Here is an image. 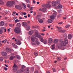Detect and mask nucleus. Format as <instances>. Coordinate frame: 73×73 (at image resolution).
I'll return each mask as SVG.
<instances>
[{"mask_svg": "<svg viewBox=\"0 0 73 73\" xmlns=\"http://www.w3.org/2000/svg\"><path fill=\"white\" fill-rule=\"evenodd\" d=\"M64 37H65L66 38L64 39V41H63L62 42V44H60L58 46V48H60V49H61L62 48V46H66V44H67L68 43V41L67 40V36H66V35H65V36H64Z\"/></svg>", "mask_w": 73, "mask_h": 73, "instance_id": "nucleus-1", "label": "nucleus"}, {"mask_svg": "<svg viewBox=\"0 0 73 73\" xmlns=\"http://www.w3.org/2000/svg\"><path fill=\"white\" fill-rule=\"evenodd\" d=\"M13 4H14V5H16V3L14 1H8L7 3V6L8 7H12Z\"/></svg>", "mask_w": 73, "mask_h": 73, "instance_id": "nucleus-2", "label": "nucleus"}, {"mask_svg": "<svg viewBox=\"0 0 73 73\" xmlns=\"http://www.w3.org/2000/svg\"><path fill=\"white\" fill-rule=\"evenodd\" d=\"M34 31L35 32V35L36 37H38V38H40V37H41V35L40 34V33L38 32V31L37 30H34Z\"/></svg>", "mask_w": 73, "mask_h": 73, "instance_id": "nucleus-3", "label": "nucleus"}, {"mask_svg": "<svg viewBox=\"0 0 73 73\" xmlns=\"http://www.w3.org/2000/svg\"><path fill=\"white\" fill-rule=\"evenodd\" d=\"M14 32L17 33V34H19L20 33H21V31L19 27H16L14 29Z\"/></svg>", "mask_w": 73, "mask_h": 73, "instance_id": "nucleus-4", "label": "nucleus"}, {"mask_svg": "<svg viewBox=\"0 0 73 73\" xmlns=\"http://www.w3.org/2000/svg\"><path fill=\"white\" fill-rule=\"evenodd\" d=\"M53 12L54 13H53V15L51 16L50 17V19L53 20V19H54L55 18V16H56V15H57V12L55 11H53Z\"/></svg>", "mask_w": 73, "mask_h": 73, "instance_id": "nucleus-5", "label": "nucleus"}, {"mask_svg": "<svg viewBox=\"0 0 73 73\" xmlns=\"http://www.w3.org/2000/svg\"><path fill=\"white\" fill-rule=\"evenodd\" d=\"M22 68L19 70H18L17 71V73H23V72L24 71V69L25 68V66H22Z\"/></svg>", "mask_w": 73, "mask_h": 73, "instance_id": "nucleus-6", "label": "nucleus"}, {"mask_svg": "<svg viewBox=\"0 0 73 73\" xmlns=\"http://www.w3.org/2000/svg\"><path fill=\"white\" fill-rule=\"evenodd\" d=\"M15 41L16 44L18 45H20L21 44V41L20 40H17L16 39H15Z\"/></svg>", "mask_w": 73, "mask_h": 73, "instance_id": "nucleus-7", "label": "nucleus"}, {"mask_svg": "<svg viewBox=\"0 0 73 73\" xmlns=\"http://www.w3.org/2000/svg\"><path fill=\"white\" fill-rule=\"evenodd\" d=\"M17 70V65H16V64H14L13 66V71L14 72H16Z\"/></svg>", "mask_w": 73, "mask_h": 73, "instance_id": "nucleus-8", "label": "nucleus"}, {"mask_svg": "<svg viewBox=\"0 0 73 73\" xmlns=\"http://www.w3.org/2000/svg\"><path fill=\"white\" fill-rule=\"evenodd\" d=\"M48 43L49 44H51L52 42H53V40L52 38H49L48 39Z\"/></svg>", "mask_w": 73, "mask_h": 73, "instance_id": "nucleus-9", "label": "nucleus"}, {"mask_svg": "<svg viewBox=\"0 0 73 73\" xmlns=\"http://www.w3.org/2000/svg\"><path fill=\"white\" fill-rule=\"evenodd\" d=\"M15 7L17 9H20V10L22 9V7L19 5H16L15 6Z\"/></svg>", "mask_w": 73, "mask_h": 73, "instance_id": "nucleus-10", "label": "nucleus"}, {"mask_svg": "<svg viewBox=\"0 0 73 73\" xmlns=\"http://www.w3.org/2000/svg\"><path fill=\"white\" fill-rule=\"evenodd\" d=\"M22 25L23 27H27L28 25V24L27 23L23 22L22 23Z\"/></svg>", "mask_w": 73, "mask_h": 73, "instance_id": "nucleus-11", "label": "nucleus"}, {"mask_svg": "<svg viewBox=\"0 0 73 73\" xmlns=\"http://www.w3.org/2000/svg\"><path fill=\"white\" fill-rule=\"evenodd\" d=\"M59 40L58 39H55L54 40V44H57Z\"/></svg>", "mask_w": 73, "mask_h": 73, "instance_id": "nucleus-12", "label": "nucleus"}, {"mask_svg": "<svg viewBox=\"0 0 73 73\" xmlns=\"http://www.w3.org/2000/svg\"><path fill=\"white\" fill-rule=\"evenodd\" d=\"M22 6L23 8V9H25L26 8V7H27V6H26V5L24 3H22Z\"/></svg>", "mask_w": 73, "mask_h": 73, "instance_id": "nucleus-13", "label": "nucleus"}, {"mask_svg": "<svg viewBox=\"0 0 73 73\" xmlns=\"http://www.w3.org/2000/svg\"><path fill=\"white\" fill-rule=\"evenodd\" d=\"M1 54L3 56H7V53L6 52H2Z\"/></svg>", "mask_w": 73, "mask_h": 73, "instance_id": "nucleus-14", "label": "nucleus"}, {"mask_svg": "<svg viewBox=\"0 0 73 73\" xmlns=\"http://www.w3.org/2000/svg\"><path fill=\"white\" fill-rule=\"evenodd\" d=\"M45 6L46 8H50L51 7V5L49 4L45 5Z\"/></svg>", "mask_w": 73, "mask_h": 73, "instance_id": "nucleus-15", "label": "nucleus"}, {"mask_svg": "<svg viewBox=\"0 0 73 73\" xmlns=\"http://www.w3.org/2000/svg\"><path fill=\"white\" fill-rule=\"evenodd\" d=\"M12 46H13V47L15 49H16L17 48H18V47L17 46V45H16L14 43H12Z\"/></svg>", "mask_w": 73, "mask_h": 73, "instance_id": "nucleus-16", "label": "nucleus"}, {"mask_svg": "<svg viewBox=\"0 0 73 73\" xmlns=\"http://www.w3.org/2000/svg\"><path fill=\"white\" fill-rule=\"evenodd\" d=\"M52 5L53 7H54L56 5V2L52 1Z\"/></svg>", "mask_w": 73, "mask_h": 73, "instance_id": "nucleus-17", "label": "nucleus"}, {"mask_svg": "<svg viewBox=\"0 0 73 73\" xmlns=\"http://www.w3.org/2000/svg\"><path fill=\"white\" fill-rule=\"evenodd\" d=\"M33 31L32 30H31L28 32V34L30 35H32L33 34Z\"/></svg>", "mask_w": 73, "mask_h": 73, "instance_id": "nucleus-18", "label": "nucleus"}, {"mask_svg": "<svg viewBox=\"0 0 73 73\" xmlns=\"http://www.w3.org/2000/svg\"><path fill=\"white\" fill-rule=\"evenodd\" d=\"M17 27L18 28H20L21 27V24L20 23H18L17 24Z\"/></svg>", "mask_w": 73, "mask_h": 73, "instance_id": "nucleus-19", "label": "nucleus"}, {"mask_svg": "<svg viewBox=\"0 0 73 73\" xmlns=\"http://www.w3.org/2000/svg\"><path fill=\"white\" fill-rule=\"evenodd\" d=\"M31 28L30 26L29 25H27L26 27V29L27 30H29Z\"/></svg>", "mask_w": 73, "mask_h": 73, "instance_id": "nucleus-20", "label": "nucleus"}, {"mask_svg": "<svg viewBox=\"0 0 73 73\" xmlns=\"http://www.w3.org/2000/svg\"><path fill=\"white\" fill-rule=\"evenodd\" d=\"M4 25V22L3 21H2L0 22V26L2 27Z\"/></svg>", "mask_w": 73, "mask_h": 73, "instance_id": "nucleus-21", "label": "nucleus"}, {"mask_svg": "<svg viewBox=\"0 0 73 73\" xmlns=\"http://www.w3.org/2000/svg\"><path fill=\"white\" fill-rule=\"evenodd\" d=\"M38 21L40 23H43V20L42 19H38Z\"/></svg>", "mask_w": 73, "mask_h": 73, "instance_id": "nucleus-22", "label": "nucleus"}, {"mask_svg": "<svg viewBox=\"0 0 73 73\" xmlns=\"http://www.w3.org/2000/svg\"><path fill=\"white\" fill-rule=\"evenodd\" d=\"M72 37V35L71 34H69L68 35V39H70Z\"/></svg>", "mask_w": 73, "mask_h": 73, "instance_id": "nucleus-23", "label": "nucleus"}, {"mask_svg": "<svg viewBox=\"0 0 73 73\" xmlns=\"http://www.w3.org/2000/svg\"><path fill=\"white\" fill-rule=\"evenodd\" d=\"M15 57H16V58H17L18 60H20L21 58V57H20V56L17 55V56H15Z\"/></svg>", "mask_w": 73, "mask_h": 73, "instance_id": "nucleus-24", "label": "nucleus"}, {"mask_svg": "<svg viewBox=\"0 0 73 73\" xmlns=\"http://www.w3.org/2000/svg\"><path fill=\"white\" fill-rule=\"evenodd\" d=\"M58 9H61V8H62V5H59L58 6Z\"/></svg>", "mask_w": 73, "mask_h": 73, "instance_id": "nucleus-25", "label": "nucleus"}, {"mask_svg": "<svg viewBox=\"0 0 73 73\" xmlns=\"http://www.w3.org/2000/svg\"><path fill=\"white\" fill-rule=\"evenodd\" d=\"M40 39V40L41 42H43L44 41V39H43V38L41 36V37L40 38H39Z\"/></svg>", "mask_w": 73, "mask_h": 73, "instance_id": "nucleus-26", "label": "nucleus"}, {"mask_svg": "<svg viewBox=\"0 0 73 73\" xmlns=\"http://www.w3.org/2000/svg\"><path fill=\"white\" fill-rule=\"evenodd\" d=\"M35 42L36 44L37 45H40V43L39 42L38 40H36Z\"/></svg>", "mask_w": 73, "mask_h": 73, "instance_id": "nucleus-27", "label": "nucleus"}, {"mask_svg": "<svg viewBox=\"0 0 73 73\" xmlns=\"http://www.w3.org/2000/svg\"><path fill=\"white\" fill-rule=\"evenodd\" d=\"M48 21L49 23H52L53 22V21L51 19H49L48 20Z\"/></svg>", "mask_w": 73, "mask_h": 73, "instance_id": "nucleus-28", "label": "nucleus"}, {"mask_svg": "<svg viewBox=\"0 0 73 73\" xmlns=\"http://www.w3.org/2000/svg\"><path fill=\"white\" fill-rule=\"evenodd\" d=\"M56 27L58 28L59 31H61L62 29V27H58V26H57Z\"/></svg>", "mask_w": 73, "mask_h": 73, "instance_id": "nucleus-29", "label": "nucleus"}, {"mask_svg": "<svg viewBox=\"0 0 73 73\" xmlns=\"http://www.w3.org/2000/svg\"><path fill=\"white\" fill-rule=\"evenodd\" d=\"M4 2L2 0H0V5H3Z\"/></svg>", "mask_w": 73, "mask_h": 73, "instance_id": "nucleus-30", "label": "nucleus"}, {"mask_svg": "<svg viewBox=\"0 0 73 73\" xmlns=\"http://www.w3.org/2000/svg\"><path fill=\"white\" fill-rule=\"evenodd\" d=\"M6 50L7 52H11V49L8 48H7L6 49Z\"/></svg>", "mask_w": 73, "mask_h": 73, "instance_id": "nucleus-31", "label": "nucleus"}, {"mask_svg": "<svg viewBox=\"0 0 73 73\" xmlns=\"http://www.w3.org/2000/svg\"><path fill=\"white\" fill-rule=\"evenodd\" d=\"M56 5H58L59 4H60V2L59 1H55Z\"/></svg>", "mask_w": 73, "mask_h": 73, "instance_id": "nucleus-32", "label": "nucleus"}, {"mask_svg": "<svg viewBox=\"0 0 73 73\" xmlns=\"http://www.w3.org/2000/svg\"><path fill=\"white\" fill-rule=\"evenodd\" d=\"M61 33H64V32H66V31L65 30H60L59 31Z\"/></svg>", "mask_w": 73, "mask_h": 73, "instance_id": "nucleus-33", "label": "nucleus"}, {"mask_svg": "<svg viewBox=\"0 0 73 73\" xmlns=\"http://www.w3.org/2000/svg\"><path fill=\"white\" fill-rule=\"evenodd\" d=\"M21 13H22L21 14L22 16H23V15L25 16V15H26V13H25V12H23V13L21 12Z\"/></svg>", "mask_w": 73, "mask_h": 73, "instance_id": "nucleus-34", "label": "nucleus"}, {"mask_svg": "<svg viewBox=\"0 0 73 73\" xmlns=\"http://www.w3.org/2000/svg\"><path fill=\"white\" fill-rule=\"evenodd\" d=\"M7 39H5V40H4L2 41L1 42L2 43L3 42V43H4L5 44V42H7Z\"/></svg>", "mask_w": 73, "mask_h": 73, "instance_id": "nucleus-35", "label": "nucleus"}, {"mask_svg": "<svg viewBox=\"0 0 73 73\" xmlns=\"http://www.w3.org/2000/svg\"><path fill=\"white\" fill-rule=\"evenodd\" d=\"M31 40L32 41H35V38H34L33 36L31 37Z\"/></svg>", "mask_w": 73, "mask_h": 73, "instance_id": "nucleus-36", "label": "nucleus"}, {"mask_svg": "<svg viewBox=\"0 0 73 73\" xmlns=\"http://www.w3.org/2000/svg\"><path fill=\"white\" fill-rule=\"evenodd\" d=\"M46 11V9L45 8H44L42 9V11L43 12H45Z\"/></svg>", "mask_w": 73, "mask_h": 73, "instance_id": "nucleus-37", "label": "nucleus"}, {"mask_svg": "<svg viewBox=\"0 0 73 73\" xmlns=\"http://www.w3.org/2000/svg\"><path fill=\"white\" fill-rule=\"evenodd\" d=\"M14 57L13 56H11L10 58V60H13V58H14Z\"/></svg>", "mask_w": 73, "mask_h": 73, "instance_id": "nucleus-38", "label": "nucleus"}, {"mask_svg": "<svg viewBox=\"0 0 73 73\" xmlns=\"http://www.w3.org/2000/svg\"><path fill=\"white\" fill-rule=\"evenodd\" d=\"M15 23H17L19 22V21H20V20H18V19H17L16 20H15Z\"/></svg>", "mask_w": 73, "mask_h": 73, "instance_id": "nucleus-39", "label": "nucleus"}, {"mask_svg": "<svg viewBox=\"0 0 73 73\" xmlns=\"http://www.w3.org/2000/svg\"><path fill=\"white\" fill-rule=\"evenodd\" d=\"M25 1H26V2L27 3H30V1L29 0H25Z\"/></svg>", "mask_w": 73, "mask_h": 73, "instance_id": "nucleus-40", "label": "nucleus"}, {"mask_svg": "<svg viewBox=\"0 0 73 73\" xmlns=\"http://www.w3.org/2000/svg\"><path fill=\"white\" fill-rule=\"evenodd\" d=\"M40 15H37V16L36 17V18L37 19H38V18H40Z\"/></svg>", "mask_w": 73, "mask_h": 73, "instance_id": "nucleus-41", "label": "nucleus"}, {"mask_svg": "<svg viewBox=\"0 0 73 73\" xmlns=\"http://www.w3.org/2000/svg\"><path fill=\"white\" fill-rule=\"evenodd\" d=\"M70 27V25H67L65 27L66 28H69V27Z\"/></svg>", "mask_w": 73, "mask_h": 73, "instance_id": "nucleus-42", "label": "nucleus"}, {"mask_svg": "<svg viewBox=\"0 0 73 73\" xmlns=\"http://www.w3.org/2000/svg\"><path fill=\"white\" fill-rule=\"evenodd\" d=\"M27 7L28 8H30V7H31V6L30 5V4H28L27 5Z\"/></svg>", "mask_w": 73, "mask_h": 73, "instance_id": "nucleus-43", "label": "nucleus"}, {"mask_svg": "<svg viewBox=\"0 0 73 73\" xmlns=\"http://www.w3.org/2000/svg\"><path fill=\"white\" fill-rule=\"evenodd\" d=\"M57 60L58 61H60V60H61V58H60V57H58L57 58Z\"/></svg>", "mask_w": 73, "mask_h": 73, "instance_id": "nucleus-44", "label": "nucleus"}, {"mask_svg": "<svg viewBox=\"0 0 73 73\" xmlns=\"http://www.w3.org/2000/svg\"><path fill=\"white\" fill-rule=\"evenodd\" d=\"M34 54H35V56H37L38 55V54L36 52H34Z\"/></svg>", "mask_w": 73, "mask_h": 73, "instance_id": "nucleus-45", "label": "nucleus"}, {"mask_svg": "<svg viewBox=\"0 0 73 73\" xmlns=\"http://www.w3.org/2000/svg\"><path fill=\"white\" fill-rule=\"evenodd\" d=\"M0 60L1 61H3V58L2 57L0 58Z\"/></svg>", "mask_w": 73, "mask_h": 73, "instance_id": "nucleus-46", "label": "nucleus"}, {"mask_svg": "<svg viewBox=\"0 0 73 73\" xmlns=\"http://www.w3.org/2000/svg\"><path fill=\"white\" fill-rule=\"evenodd\" d=\"M31 70L32 71H34V67H32L31 68Z\"/></svg>", "mask_w": 73, "mask_h": 73, "instance_id": "nucleus-47", "label": "nucleus"}, {"mask_svg": "<svg viewBox=\"0 0 73 73\" xmlns=\"http://www.w3.org/2000/svg\"><path fill=\"white\" fill-rule=\"evenodd\" d=\"M1 29V30H2V31H3V30H4V29H5V27H2Z\"/></svg>", "mask_w": 73, "mask_h": 73, "instance_id": "nucleus-48", "label": "nucleus"}, {"mask_svg": "<svg viewBox=\"0 0 73 73\" xmlns=\"http://www.w3.org/2000/svg\"><path fill=\"white\" fill-rule=\"evenodd\" d=\"M51 48L53 50L55 49V47H51Z\"/></svg>", "mask_w": 73, "mask_h": 73, "instance_id": "nucleus-49", "label": "nucleus"}, {"mask_svg": "<svg viewBox=\"0 0 73 73\" xmlns=\"http://www.w3.org/2000/svg\"><path fill=\"white\" fill-rule=\"evenodd\" d=\"M3 33V31L2 30L0 29V33L1 34V33Z\"/></svg>", "mask_w": 73, "mask_h": 73, "instance_id": "nucleus-50", "label": "nucleus"}, {"mask_svg": "<svg viewBox=\"0 0 73 73\" xmlns=\"http://www.w3.org/2000/svg\"><path fill=\"white\" fill-rule=\"evenodd\" d=\"M53 71L55 72H56V69H55L54 68H53Z\"/></svg>", "mask_w": 73, "mask_h": 73, "instance_id": "nucleus-51", "label": "nucleus"}, {"mask_svg": "<svg viewBox=\"0 0 73 73\" xmlns=\"http://www.w3.org/2000/svg\"><path fill=\"white\" fill-rule=\"evenodd\" d=\"M16 19H17V17H13L14 20H16Z\"/></svg>", "mask_w": 73, "mask_h": 73, "instance_id": "nucleus-52", "label": "nucleus"}, {"mask_svg": "<svg viewBox=\"0 0 73 73\" xmlns=\"http://www.w3.org/2000/svg\"><path fill=\"white\" fill-rule=\"evenodd\" d=\"M4 69L5 70H7V68L6 67H4Z\"/></svg>", "mask_w": 73, "mask_h": 73, "instance_id": "nucleus-53", "label": "nucleus"}, {"mask_svg": "<svg viewBox=\"0 0 73 73\" xmlns=\"http://www.w3.org/2000/svg\"><path fill=\"white\" fill-rule=\"evenodd\" d=\"M40 35H41V36H44L45 35V34L44 33H41Z\"/></svg>", "mask_w": 73, "mask_h": 73, "instance_id": "nucleus-54", "label": "nucleus"}, {"mask_svg": "<svg viewBox=\"0 0 73 73\" xmlns=\"http://www.w3.org/2000/svg\"><path fill=\"white\" fill-rule=\"evenodd\" d=\"M46 30H45L44 29H42V32H45V31H46Z\"/></svg>", "mask_w": 73, "mask_h": 73, "instance_id": "nucleus-55", "label": "nucleus"}, {"mask_svg": "<svg viewBox=\"0 0 73 73\" xmlns=\"http://www.w3.org/2000/svg\"><path fill=\"white\" fill-rule=\"evenodd\" d=\"M33 2L34 4H35L36 3V1L35 0H33Z\"/></svg>", "mask_w": 73, "mask_h": 73, "instance_id": "nucleus-56", "label": "nucleus"}, {"mask_svg": "<svg viewBox=\"0 0 73 73\" xmlns=\"http://www.w3.org/2000/svg\"><path fill=\"white\" fill-rule=\"evenodd\" d=\"M9 26H10V27H12V24H10Z\"/></svg>", "mask_w": 73, "mask_h": 73, "instance_id": "nucleus-57", "label": "nucleus"}, {"mask_svg": "<svg viewBox=\"0 0 73 73\" xmlns=\"http://www.w3.org/2000/svg\"><path fill=\"white\" fill-rule=\"evenodd\" d=\"M58 24H62V22H60L58 23Z\"/></svg>", "mask_w": 73, "mask_h": 73, "instance_id": "nucleus-58", "label": "nucleus"}, {"mask_svg": "<svg viewBox=\"0 0 73 73\" xmlns=\"http://www.w3.org/2000/svg\"><path fill=\"white\" fill-rule=\"evenodd\" d=\"M33 45H36V43L35 42H33L32 43Z\"/></svg>", "mask_w": 73, "mask_h": 73, "instance_id": "nucleus-59", "label": "nucleus"}, {"mask_svg": "<svg viewBox=\"0 0 73 73\" xmlns=\"http://www.w3.org/2000/svg\"><path fill=\"white\" fill-rule=\"evenodd\" d=\"M54 45H55V44H53L51 46V47H53V46H54Z\"/></svg>", "mask_w": 73, "mask_h": 73, "instance_id": "nucleus-60", "label": "nucleus"}, {"mask_svg": "<svg viewBox=\"0 0 73 73\" xmlns=\"http://www.w3.org/2000/svg\"><path fill=\"white\" fill-rule=\"evenodd\" d=\"M34 16H36V12H34L33 14Z\"/></svg>", "mask_w": 73, "mask_h": 73, "instance_id": "nucleus-61", "label": "nucleus"}, {"mask_svg": "<svg viewBox=\"0 0 73 73\" xmlns=\"http://www.w3.org/2000/svg\"><path fill=\"white\" fill-rule=\"evenodd\" d=\"M16 13L15 11H13V14H15Z\"/></svg>", "mask_w": 73, "mask_h": 73, "instance_id": "nucleus-62", "label": "nucleus"}, {"mask_svg": "<svg viewBox=\"0 0 73 73\" xmlns=\"http://www.w3.org/2000/svg\"><path fill=\"white\" fill-rule=\"evenodd\" d=\"M5 66H6V67H8V65H7V64H5Z\"/></svg>", "mask_w": 73, "mask_h": 73, "instance_id": "nucleus-63", "label": "nucleus"}, {"mask_svg": "<svg viewBox=\"0 0 73 73\" xmlns=\"http://www.w3.org/2000/svg\"><path fill=\"white\" fill-rule=\"evenodd\" d=\"M63 19H66V17H64L63 18Z\"/></svg>", "mask_w": 73, "mask_h": 73, "instance_id": "nucleus-64", "label": "nucleus"}]
</instances>
